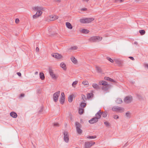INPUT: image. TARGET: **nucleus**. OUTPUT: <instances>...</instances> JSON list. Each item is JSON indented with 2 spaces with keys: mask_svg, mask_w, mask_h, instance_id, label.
<instances>
[{
  "mask_svg": "<svg viewBox=\"0 0 148 148\" xmlns=\"http://www.w3.org/2000/svg\"><path fill=\"white\" fill-rule=\"evenodd\" d=\"M129 58L133 60H134V58L132 57H129Z\"/></svg>",
  "mask_w": 148,
  "mask_h": 148,
  "instance_id": "obj_54",
  "label": "nucleus"
},
{
  "mask_svg": "<svg viewBox=\"0 0 148 148\" xmlns=\"http://www.w3.org/2000/svg\"><path fill=\"white\" fill-rule=\"evenodd\" d=\"M139 32L141 35H143L145 33V32L144 30H140Z\"/></svg>",
  "mask_w": 148,
  "mask_h": 148,
  "instance_id": "obj_36",
  "label": "nucleus"
},
{
  "mask_svg": "<svg viewBox=\"0 0 148 148\" xmlns=\"http://www.w3.org/2000/svg\"><path fill=\"white\" fill-rule=\"evenodd\" d=\"M38 73L37 71H36L35 72V75H37L38 74Z\"/></svg>",
  "mask_w": 148,
  "mask_h": 148,
  "instance_id": "obj_59",
  "label": "nucleus"
},
{
  "mask_svg": "<svg viewBox=\"0 0 148 148\" xmlns=\"http://www.w3.org/2000/svg\"><path fill=\"white\" fill-rule=\"evenodd\" d=\"M80 106L81 108H84L86 106V103L84 102H82L80 104Z\"/></svg>",
  "mask_w": 148,
  "mask_h": 148,
  "instance_id": "obj_35",
  "label": "nucleus"
},
{
  "mask_svg": "<svg viewBox=\"0 0 148 148\" xmlns=\"http://www.w3.org/2000/svg\"><path fill=\"white\" fill-rule=\"evenodd\" d=\"M73 95H71L69 96L68 97V101L69 102H72L73 101Z\"/></svg>",
  "mask_w": 148,
  "mask_h": 148,
  "instance_id": "obj_24",
  "label": "nucleus"
},
{
  "mask_svg": "<svg viewBox=\"0 0 148 148\" xmlns=\"http://www.w3.org/2000/svg\"><path fill=\"white\" fill-rule=\"evenodd\" d=\"M126 115L127 117H130L131 116V113L129 112L126 113Z\"/></svg>",
  "mask_w": 148,
  "mask_h": 148,
  "instance_id": "obj_43",
  "label": "nucleus"
},
{
  "mask_svg": "<svg viewBox=\"0 0 148 148\" xmlns=\"http://www.w3.org/2000/svg\"><path fill=\"white\" fill-rule=\"evenodd\" d=\"M78 112L79 114H82L84 113V109L82 108H79Z\"/></svg>",
  "mask_w": 148,
  "mask_h": 148,
  "instance_id": "obj_32",
  "label": "nucleus"
},
{
  "mask_svg": "<svg viewBox=\"0 0 148 148\" xmlns=\"http://www.w3.org/2000/svg\"><path fill=\"white\" fill-rule=\"evenodd\" d=\"M82 83L84 85H87L89 84L88 82L86 80L83 81Z\"/></svg>",
  "mask_w": 148,
  "mask_h": 148,
  "instance_id": "obj_37",
  "label": "nucleus"
},
{
  "mask_svg": "<svg viewBox=\"0 0 148 148\" xmlns=\"http://www.w3.org/2000/svg\"><path fill=\"white\" fill-rule=\"evenodd\" d=\"M60 102L61 104H63L65 101V95L63 92H62Z\"/></svg>",
  "mask_w": 148,
  "mask_h": 148,
  "instance_id": "obj_11",
  "label": "nucleus"
},
{
  "mask_svg": "<svg viewBox=\"0 0 148 148\" xmlns=\"http://www.w3.org/2000/svg\"><path fill=\"white\" fill-rule=\"evenodd\" d=\"M116 1H119L121 2H122L123 1V0H115Z\"/></svg>",
  "mask_w": 148,
  "mask_h": 148,
  "instance_id": "obj_52",
  "label": "nucleus"
},
{
  "mask_svg": "<svg viewBox=\"0 0 148 148\" xmlns=\"http://www.w3.org/2000/svg\"><path fill=\"white\" fill-rule=\"evenodd\" d=\"M58 18V16L56 15H52L49 16V21H52L55 20Z\"/></svg>",
  "mask_w": 148,
  "mask_h": 148,
  "instance_id": "obj_10",
  "label": "nucleus"
},
{
  "mask_svg": "<svg viewBox=\"0 0 148 148\" xmlns=\"http://www.w3.org/2000/svg\"><path fill=\"white\" fill-rule=\"evenodd\" d=\"M82 97L83 101L84 102H85L86 100V98L85 95H82Z\"/></svg>",
  "mask_w": 148,
  "mask_h": 148,
  "instance_id": "obj_38",
  "label": "nucleus"
},
{
  "mask_svg": "<svg viewBox=\"0 0 148 148\" xmlns=\"http://www.w3.org/2000/svg\"><path fill=\"white\" fill-rule=\"evenodd\" d=\"M10 115L11 116L14 118H16L17 116L16 113L14 112H11L10 113Z\"/></svg>",
  "mask_w": 148,
  "mask_h": 148,
  "instance_id": "obj_16",
  "label": "nucleus"
},
{
  "mask_svg": "<svg viewBox=\"0 0 148 148\" xmlns=\"http://www.w3.org/2000/svg\"><path fill=\"white\" fill-rule=\"evenodd\" d=\"M17 74L18 75V76H21V73H20V72H17Z\"/></svg>",
  "mask_w": 148,
  "mask_h": 148,
  "instance_id": "obj_51",
  "label": "nucleus"
},
{
  "mask_svg": "<svg viewBox=\"0 0 148 148\" xmlns=\"http://www.w3.org/2000/svg\"><path fill=\"white\" fill-rule=\"evenodd\" d=\"M78 83V81H75V82H74L72 84V86L73 87L75 88V85H76Z\"/></svg>",
  "mask_w": 148,
  "mask_h": 148,
  "instance_id": "obj_42",
  "label": "nucleus"
},
{
  "mask_svg": "<svg viewBox=\"0 0 148 148\" xmlns=\"http://www.w3.org/2000/svg\"><path fill=\"white\" fill-rule=\"evenodd\" d=\"M145 66L148 69V64H146L145 65Z\"/></svg>",
  "mask_w": 148,
  "mask_h": 148,
  "instance_id": "obj_56",
  "label": "nucleus"
},
{
  "mask_svg": "<svg viewBox=\"0 0 148 148\" xmlns=\"http://www.w3.org/2000/svg\"><path fill=\"white\" fill-rule=\"evenodd\" d=\"M76 129L77 132L79 134H81L82 133V131L81 129H80V128H79Z\"/></svg>",
  "mask_w": 148,
  "mask_h": 148,
  "instance_id": "obj_34",
  "label": "nucleus"
},
{
  "mask_svg": "<svg viewBox=\"0 0 148 148\" xmlns=\"http://www.w3.org/2000/svg\"><path fill=\"white\" fill-rule=\"evenodd\" d=\"M60 91H58L55 93L53 95V101L55 102H57L58 101V97L60 95Z\"/></svg>",
  "mask_w": 148,
  "mask_h": 148,
  "instance_id": "obj_4",
  "label": "nucleus"
},
{
  "mask_svg": "<svg viewBox=\"0 0 148 148\" xmlns=\"http://www.w3.org/2000/svg\"><path fill=\"white\" fill-rule=\"evenodd\" d=\"M102 114L103 117H106L107 116L108 114V112L106 111H105L103 112H102Z\"/></svg>",
  "mask_w": 148,
  "mask_h": 148,
  "instance_id": "obj_33",
  "label": "nucleus"
},
{
  "mask_svg": "<svg viewBox=\"0 0 148 148\" xmlns=\"http://www.w3.org/2000/svg\"><path fill=\"white\" fill-rule=\"evenodd\" d=\"M122 101L121 99L120 98H118L116 100V102L117 103L119 104H121L122 103Z\"/></svg>",
  "mask_w": 148,
  "mask_h": 148,
  "instance_id": "obj_29",
  "label": "nucleus"
},
{
  "mask_svg": "<svg viewBox=\"0 0 148 148\" xmlns=\"http://www.w3.org/2000/svg\"><path fill=\"white\" fill-rule=\"evenodd\" d=\"M76 129L80 128L81 127V125L78 122H77L75 123Z\"/></svg>",
  "mask_w": 148,
  "mask_h": 148,
  "instance_id": "obj_23",
  "label": "nucleus"
},
{
  "mask_svg": "<svg viewBox=\"0 0 148 148\" xmlns=\"http://www.w3.org/2000/svg\"><path fill=\"white\" fill-rule=\"evenodd\" d=\"M99 83L100 85L103 86L101 89L102 90L104 91L107 92L111 86V85L108 84L104 80L99 82Z\"/></svg>",
  "mask_w": 148,
  "mask_h": 148,
  "instance_id": "obj_1",
  "label": "nucleus"
},
{
  "mask_svg": "<svg viewBox=\"0 0 148 148\" xmlns=\"http://www.w3.org/2000/svg\"><path fill=\"white\" fill-rule=\"evenodd\" d=\"M40 77L42 80H44L45 79V77L43 73H40Z\"/></svg>",
  "mask_w": 148,
  "mask_h": 148,
  "instance_id": "obj_27",
  "label": "nucleus"
},
{
  "mask_svg": "<svg viewBox=\"0 0 148 148\" xmlns=\"http://www.w3.org/2000/svg\"><path fill=\"white\" fill-rule=\"evenodd\" d=\"M93 94L92 93H88L87 95V98L89 99L93 97Z\"/></svg>",
  "mask_w": 148,
  "mask_h": 148,
  "instance_id": "obj_28",
  "label": "nucleus"
},
{
  "mask_svg": "<svg viewBox=\"0 0 148 148\" xmlns=\"http://www.w3.org/2000/svg\"><path fill=\"white\" fill-rule=\"evenodd\" d=\"M87 10V9L86 8H83L81 9L82 11H86Z\"/></svg>",
  "mask_w": 148,
  "mask_h": 148,
  "instance_id": "obj_49",
  "label": "nucleus"
},
{
  "mask_svg": "<svg viewBox=\"0 0 148 148\" xmlns=\"http://www.w3.org/2000/svg\"><path fill=\"white\" fill-rule=\"evenodd\" d=\"M95 143L94 142H85L84 144V146L85 148H90L92 146L95 144Z\"/></svg>",
  "mask_w": 148,
  "mask_h": 148,
  "instance_id": "obj_5",
  "label": "nucleus"
},
{
  "mask_svg": "<svg viewBox=\"0 0 148 148\" xmlns=\"http://www.w3.org/2000/svg\"><path fill=\"white\" fill-rule=\"evenodd\" d=\"M104 123L106 126H108L110 125V123L108 121H105L104 122Z\"/></svg>",
  "mask_w": 148,
  "mask_h": 148,
  "instance_id": "obj_45",
  "label": "nucleus"
},
{
  "mask_svg": "<svg viewBox=\"0 0 148 148\" xmlns=\"http://www.w3.org/2000/svg\"><path fill=\"white\" fill-rule=\"evenodd\" d=\"M60 66L61 67L63 70H65L66 69V64L63 62H62L60 64Z\"/></svg>",
  "mask_w": 148,
  "mask_h": 148,
  "instance_id": "obj_22",
  "label": "nucleus"
},
{
  "mask_svg": "<svg viewBox=\"0 0 148 148\" xmlns=\"http://www.w3.org/2000/svg\"><path fill=\"white\" fill-rule=\"evenodd\" d=\"M95 68L96 69V70L97 71V72L98 73H101L102 72V71L101 68L97 66H95Z\"/></svg>",
  "mask_w": 148,
  "mask_h": 148,
  "instance_id": "obj_20",
  "label": "nucleus"
},
{
  "mask_svg": "<svg viewBox=\"0 0 148 148\" xmlns=\"http://www.w3.org/2000/svg\"><path fill=\"white\" fill-rule=\"evenodd\" d=\"M32 9L34 11H37L36 13L38 14V15H39V16H41L42 13V11L44 9V8L42 7L38 6L33 7Z\"/></svg>",
  "mask_w": 148,
  "mask_h": 148,
  "instance_id": "obj_2",
  "label": "nucleus"
},
{
  "mask_svg": "<svg viewBox=\"0 0 148 148\" xmlns=\"http://www.w3.org/2000/svg\"><path fill=\"white\" fill-rule=\"evenodd\" d=\"M39 16H40L39 15H38V14H37V13H36V14L33 16V18L34 19H35L38 17Z\"/></svg>",
  "mask_w": 148,
  "mask_h": 148,
  "instance_id": "obj_40",
  "label": "nucleus"
},
{
  "mask_svg": "<svg viewBox=\"0 0 148 148\" xmlns=\"http://www.w3.org/2000/svg\"><path fill=\"white\" fill-rule=\"evenodd\" d=\"M96 136H87V138L89 139H93L96 138Z\"/></svg>",
  "mask_w": 148,
  "mask_h": 148,
  "instance_id": "obj_44",
  "label": "nucleus"
},
{
  "mask_svg": "<svg viewBox=\"0 0 148 148\" xmlns=\"http://www.w3.org/2000/svg\"><path fill=\"white\" fill-rule=\"evenodd\" d=\"M106 58L108 60H109V61H110V62H112V63H113L114 62V60H113L111 58H109V57H107Z\"/></svg>",
  "mask_w": 148,
  "mask_h": 148,
  "instance_id": "obj_41",
  "label": "nucleus"
},
{
  "mask_svg": "<svg viewBox=\"0 0 148 148\" xmlns=\"http://www.w3.org/2000/svg\"><path fill=\"white\" fill-rule=\"evenodd\" d=\"M93 87L95 89L98 90L100 88L99 86L97 84H93L92 85Z\"/></svg>",
  "mask_w": 148,
  "mask_h": 148,
  "instance_id": "obj_17",
  "label": "nucleus"
},
{
  "mask_svg": "<svg viewBox=\"0 0 148 148\" xmlns=\"http://www.w3.org/2000/svg\"><path fill=\"white\" fill-rule=\"evenodd\" d=\"M132 101V97L131 96H128L125 97L124 99V102L126 103H131Z\"/></svg>",
  "mask_w": 148,
  "mask_h": 148,
  "instance_id": "obj_8",
  "label": "nucleus"
},
{
  "mask_svg": "<svg viewBox=\"0 0 148 148\" xmlns=\"http://www.w3.org/2000/svg\"><path fill=\"white\" fill-rule=\"evenodd\" d=\"M53 126L55 127H57L59 126V124L58 123H55L53 124Z\"/></svg>",
  "mask_w": 148,
  "mask_h": 148,
  "instance_id": "obj_48",
  "label": "nucleus"
},
{
  "mask_svg": "<svg viewBox=\"0 0 148 148\" xmlns=\"http://www.w3.org/2000/svg\"><path fill=\"white\" fill-rule=\"evenodd\" d=\"M66 26L68 28L70 29H71L72 28V26L70 23L66 22Z\"/></svg>",
  "mask_w": 148,
  "mask_h": 148,
  "instance_id": "obj_19",
  "label": "nucleus"
},
{
  "mask_svg": "<svg viewBox=\"0 0 148 148\" xmlns=\"http://www.w3.org/2000/svg\"><path fill=\"white\" fill-rule=\"evenodd\" d=\"M96 42H99L102 40V37L99 36H96Z\"/></svg>",
  "mask_w": 148,
  "mask_h": 148,
  "instance_id": "obj_25",
  "label": "nucleus"
},
{
  "mask_svg": "<svg viewBox=\"0 0 148 148\" xmlns=\"http://www.w3.org/2000/svg\"><path fill=\"white\" fill-rule=\"evenodd\" d=\"M112 110L113 111L121 113L124 112V109L123 108L118 106H114L112 108Z\"/></svg>",
  "mask_w": 148,
  "mask_h": 148,
  "instance_id": "obj_3",
  "label": "nucleus"
},
{
  "mask_svg": "<svg viewBox=\"0 0 148 148\" xmlns=\"http://www.w3.org/2000/svg\"><path fill=\"white\" fill-rule=\"evenodd\" d=\"M55 1L57 2H60V1L61 0H54Z\"/></svg>",
  "mask_w": 148,
  "mask_h": 148,
  "instance_id": "obj_57",
  "label": "nucleus"
},
{
  "mask_svg": "<svg viewBox=\"0 0 148 148\" xmlns=\"http://www.w3.org/2000/svg\"><path fill=\"white\" fill-rule=\"evenodd\" d=\"M91 42H96V36H93L91 37L88 39Z\"/></svg>",
  "mask_w": 148,
  "mask_h": 148,
  "instance_id": "obj_14",
  "label": "nucleus"
},
{
  "mask_svg": "<svg viewBox=\"0 0 148 148\" xmlns=\"http://www.w3.org/2000/svg\"><path fill=\"white\" fill-rule=\"evenodd\" d=\"M113 117L115 119H117L119 118V117L118 115H115L113 116Z\"/></svg>",
  "mask_w": 148,
  "mask_h": 148,
  "instance_id": "obj_47",
  "label": "nucleus"
},
{
  "mask_svg": "<svg viewBox=\"0 0 148 148\" xmlns=\"http://www.w3.org/2000/svg\"><path fill=\"white\" fill-rule=\"evenodd\" d=\"M86 23H89L93 21L94 19L92 18H86Z\"/></svg>",
  "mask_w": 148,
  "mask_h": 148,
  "instance_id": "obj_15",
  "label": "nucleus"
},
{
  "mask_svg": "<svg viewBox=\"0 0 148 148\" xmlns=\"http://www.w3.org/2000/svg\"><path fill=\"white\" fill-rule=\"evenodd\" d=\"M82 1L83 2H87L89 1V0H82Z\"/></svg>",
  "mask_w": 148,
  "mask_h": 148,
  "instance_id": "obj_53",
  "label": "nucleus"
},
{
  "mask_svg": "<svg viewBox=\"0 0 148 148\" xmlns=\"http://www.w3.org/2000/svg\"><path fill=\"white\" fill-rule=\"evenodd\" d=\"M114 61L115 62L116 64L119 65H121L123 62L122 61L120 60H119L117 59H114Z\"/></svg>",
  "mask_w": 148,
  "mask_h": 148,
  "instance_id": "obj_18",
  "label": "nucleus"
},
{
  "mask_svg": "<svg viewBox=\"0 0 148 148\" xmlns=\"http://www.w3.org/2000/svg\"><path fill=\"white\" fill-rule=\"evenodd\" d=\"M98 121V120L97 119V118L95 117L92 118L89 121V122L90 123L93 124L97 122Z\"/></svg>",
  "mask_w": 148,
  "mask_h": 148,
  "instance_id": "obj_13",
  "label": "nucleus"
},
{
  "mask_svg": "<svg viewBox=\"0 0 148 148\" xmlns=\"http://www.w3.org/2000/svg\"><path fill=\"white\" fill-rule=\"evenodd\" d=\"M71 60L72 62L74 64H76L77 63V60L73 57H72L71 58Z\"/></svg>",
  "mask_w": 148,
  "mask_h": 148,
  "instance_id": "obj_26",
  "label": "nucleus"
},
{
  "mask_svg": "<svg viewBox=\"0 0 148 148\" xmlns=\"http://www.w3.org/2000/svg\"><path fill=\"white\" fill-rule=\"evenodd\" d=\"M64 141L66 143H68L69 141V135L68 132L65 131L64 132Z\"/></svg>",
  "mask_w": 148,
  "mask_h": 148,
  "instance_id": "obj_7",
  "label": "nucleus"
},
{
  "mask_svg": "<svg viewBox=\"0 0 148 148\" xmlns=\"http://www.w3.org/2000/svg\"><path fill=\"white\" fill-rule=\"evenodd\" d=\"M51 56L57 59H61L62 58V56L57 53H54L51 54Z\"/></svg>",
  "mask_w": 148,
  "mask_h": 148,
  "instance_id": "obj_6",
  "label": "nucleus"
},
{
  "mask_svg": "<svg viewBox=\"0 0 148 148\" xmlns=\"http://www.w3.org/2000/svg\"><path fill=\"white\" fill-rule=\"evenodd\" d=\"M49 73L52 78L53 79H56L57 78V76L53 72V71L51 69H50L49 70Z\"/></svg>",
  "mask_w": 148,
  "mask_h": 148,
  "instance_id": "obj_9",
  "label": "nucleus"
},
{
  "mask_svg": "<svg viewBox=\"0 0 148 148\" xmlns=\"http://www.w3.org/2000/svg\"><path fill=\"white\" fill-rule=\"evenodd\" d=\"M102 112L101 111V110H99L98 112H97L95 114L96 118L97 119H99L101 118V115H102Z\"/></svg>",
  "mask_w": 148,
  "mask_h": 148,
  "instance_id": "obj_12",
  "label": "nucleus"
},
{
  "mask_svg": "<svg viewBox=\"0 0 148 148\" xmlns=\"http://www.w3.org/2000/svg\"><path fill=\"white\" fill-rule=\"evenodd\" d=\"M79 21L80 23H86V19L85 18H83V19H81L79 20Z\"/></svg>",
  "mask_w": 148,
  "mask_h": 148,
  "instance_id": "obj_31",
  "label": "nucleus"
},
{
  "mask_svg": "<svg viewBox=\"0 0 148 148\" xmlns=\"http://www.w3.org/2000/svg\"><path fill=\"white\" fill-rule=\"evenodd\" d=\"M104 79L105 80L111 82H114V81L113 79L108 77H105Z\"/></svg>",
  "mask_w": 148,
  "mask_h": 148,
  "instance_id": "obj_30",
  "label": "nucleus"
},
{
  "mask_svg": "<svg viewBox=\"0 0 148 148\" xmlns=\"http://www.w3.org/2000/svg\"><path fill=\"white\" fill-rule=\"evenodd\" d=\"M81 32L83 33L87 34L89 32V31L88 29H83L81 30Z\"/></svg>",
  "mask_w": 148,
  "mask_h": 148,
  "instance_id": "obj_21",
  "label": "nucleus"
},
{
  "mask_svg": "<svg viewBox=\"0 0 148 148\" xmlns=\"http://www.w3.org/2000/svg\"><path fill=\"white\" fill-rule=\"evenodd\" d=\"M137 97L140 100H143L144 99L143 97L140 95H137Z\"/></svg>",
  "mask_w": 148,
  "mask_h": 148,
  "instance_id": "obj_39",
  "label": "nucleus"
},
{
  "mask_svg": "<svg viewBox=\"0 0 148 148\" xmlns=\"http://www.w3.org/2000/svg\"><path fill=\"white\" fill-rule=\"evenodd\" d=\"M25 95L24 94H21L20 95V97H23Z\"/></svg>",
  "mask_w": 148,
  "mask_h": 148,
  "instance_id": "obj_55",
  "label": "nucleus"
},
{
  "mask_svg": "<svg viewBox=\"0 0 148 148\" xmlns=\"http://www.w3.org/2000/svg\"><path fill=\"white\" fill-rule=\"evenodd\" d=\"M77 46H74L71 47L70 49L73 50H75L77 49Z\"/></svg>",
  "mask_w": 148,
  "mask_h": 148,
  "instance_id": "obj_46",
  "label": "nucleus"
},
{
  "mask_svg": "<svg viewBox=\"0 0 148 148\" xmlns=\"http://www.w3.org/2000/svg\"><path fill=\"white\" fill-rule=\"evenodd\" d=\"M39 50V49L38 47H36V51H38Z\"/></svg>",
  "mask_w": 148,
  "mask_h": 148,
  "instance_id": "obj_58",
  "label": "nucleus"
},
{
  "mask_svg": "<svg viewBox=\"0 0 148 148\" xmlns=\"http://www.w3.org/2000/svg\"><path fill=\"white\" fill-rule=\"evenodd\" d=\"M19 21V20L18 18H16L15 20V22L16 23H18Z\"/></svg>",
  "mask_w": 148,
  "mask_h": 148,
  "instance_id": "obj_50",
  "label": "nucleus"
}]
</instances>
